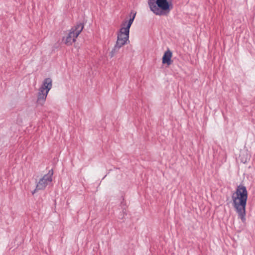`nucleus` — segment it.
Listing matches in <instances>:
<instances>
[{
    "label": "nucleus",
    "mask_w": 255,
    "mask_h": 255,
    "mask_svg": "<svg viewBox=\"0 0 255 255\" xmlns=\"http://www.w3.org/2000/svg\"><path fill=\"white\" fill-rule=\"evenodd\" d=\"M122 47L118 45V44H115L114 47H113V48L112 49V51L110 52V57L112 58L114 56V55L119 51V50H120V49Z\"/></svg>",
    "instance_id": "nucleus-10"
},
{
    "label": "nucleus",
    "mask_w": 255,
    "mask_h": 255,
    "mask_svg": "<svg viewBox=\"0 0 255 255\" xmlns=\"http://www.w3.org/2000/svg\"><path fill=\"white\" fill-rule=\"evenodd\" d=\"M53 171L52 169L50 170L48 173L44 175L37 183L35 189L32 192L33 195L37 191L42 190L51 184L52 181Z\"/></svg>",
    "instance_id": "nucleus-5"
},
{
    "label": "nucleus",
    "mask_w": 255,
    "mask_h": 255,
    "mask_svg": "<svg viewBox=\"0 0 255 255\" xmlns=\"http://www.w3.org/2000/svg\"><path fill=\"white\" fill-rule=\"evenodd\" d=\"M129 34V33L119 30L117 32V40L116 44L123 47L128 41Z\"/></svg>",
    "instance_id": "nucleus-6"
},
{
    "label": "nucleus",
    "mask_w": 255,
    "mask_h": 255,
    "mask_svg": "<svg viewBox=\"0 0 255 255\" xmlns=\"http://www.w3.org/2000/svg\"><path fill=\"white\" fill-rule=\"evenodd\" d=\"M240 157L241 161L243 163H245L249 160L250 155L247 150H245L241 152Z\"/></svg>",
    "instance_id": "nucleus-9"
},
{
    "label": "nucleus",
    "mask_w": 255,
    "mask_h": 255,
    "mask_svg": "<svg viewBox=\"0 0 255 255\" xmlns=\"http://www.w3.org/2000/svg\"><path fill=\"white\" fill-rule=\"evenodd\" d=\"M233 206L243 222L246 221V206L248 199L246 188L242 185L238 186L236 192L232 196Z\"/></svg>",
    "instance_id": "nucleus-1"
},
{
    "label": "nucleus",
    "mask_w": 255,
    "mask_h": 255,
    "mask_svg": "<svg viewBox=\"0 0 255 255\" xmlns=\"http://www.w3.org/2000/svg\"><path fill=\"white\" fill-rule=\"evenodd\" d=\"M150 10L156 15H167L173 8L172 0H148Z\"/></svg>",
    "instance_id": "nucleus-2"
},
{
    "label": "nucleus",
    "mask_w": 255,
    "mask_h": 255,
    "mask_svg": "<svg viewBox=\"0 0 255 255\" xmlns=\"http://www.w3.org/2000/svg\"><path fill=\"white\" fill-rule=\"evenodd\" d=\"M172 55V52L170 50L165 51L162 57V63L169 65L171 63Z\"/></svg>",
    "instance_id": "nucleus-8"
},
{
    "label": "nucleus",
    "mask_w": 255,
    "mask_h": 255,
    "mask_svg": "<svg viewBox=\"0 0 255 255\" xmlns=\"http://www.w3.org/2000/svg\"><path fill=\"white\" fill-rule=\"evenodd\" d=\"M83 28L84 25L81 23L72 27L63 37V42L67 45H71L76 41V38L83 30Z\"/></svg>",
    "instance_id": "nucleus-4"
},
{
    "label": "nucleus",
    "mask_w": 255,
    "mask_h": 255,
    "mask_svg": "<svg viewBox=\"0 0 255 255\" xmlns=\"http://www.w3.org/2000/svg\"><path fill=\"white\" fill-rule=\"evenodd\" d=\"M52 87V81L50 78H48L44 80L38 93L37 99L38 105L43 106L44 104L48 93Z\"/></svg>",
    "instance_id": "nucleus-3"
},
{
    "label": "nucleus",
    "mask_w": 255,
    "mask_h": 255,
    "mask_svg": "<svg viewBox=\"0 0 255 255\" xmlns=\"http://www.w3.org/2000/svg\"><path fill=\"white\" fill-rule=\"evenodd\" d=\"M135 16V13H134L133 16L129 18V20L124 21L121 24V28L119 29V31L129 33V29L134 20Z\"/></svg>",
    "instance_id": "nucleus-7"
}]
</instances>
